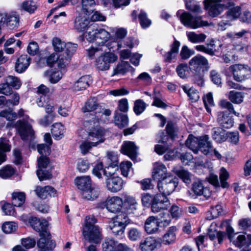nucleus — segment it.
<instances>
[{"label": "nucleus", "instance_id": "1", "mask_svg": "<svg viewBox=\"0 0 251 251\" xmlns=\"http://www.w3.org/2000/svg\"><path fill=\"white\" fill-rule=\"evenodd\" d=\"M152 179L145 178L140 181L142 188H153L157 184V188L163 187L164 184H173V188H176L178 185V178H172L167 173L166 166L161 162H156L153 164L152 172ZM139 183V181H137Z\"/></svg>", "mask_w": 251, "mask_h": 251}, {"label": "nucleus", "instance_id": "2", "mask_svg": "<svg viewBox=\"0 0 251 251\" xmlns=\"http://www.w3.org/2000/svg\"><path fill=\"white\" fill-rule=\"evenodd\" d=\"M99 119L98 116H93L90 119L85 120L83 123V126L87 129H90L89 132L87 140L92 143L93 146H97L98 145L103 143L104 140L105 130L98 126Z\"/></svg>", "mask_w": 251, "mask_h": 251}, {"label": "nucleus", "instance_id": "3", "mask_svg": "<svg viewBox=\"0 0 251 251\" xmlns=\"http://www.w3.org/2000/svg\"><path fill=\"white\" fill-rule=\"evenodd\" d=\"M110 168L118 169V158L117 154L113 151H108L101 162H98L93 170V174L98 178L101 177V173L107 176V171Z\"/></svg>", "mask_w": 251, "mask_h": 251}, {"label": "nucleus", "instance_id": "4", "mask_svg": "<svg viewBox=\"0 0 251 251\" xmlns=\"http://www.w3.org/2000/svg\"><path fill=\"white\" fill-rule=\"evenodd\" d=\"M97 220L94 215L86 217L83 228V235L90 242L99 243L101 239L99 226L96 225Z\"/></svg>", "mask_w": 251, "mask_h": 251}, {"label": "nucleus", "instance_id": "5", "mask_svg": "<svg viewBox=\"0 0 251 251\" xmlns=\"http://www.w3.org/2000/svg\"><path fill=\"white\" fill-rule=\"evenodd\" d=\"M84 36L88 42H92L95 41L100 45L103 46L106 45L105 43L110 38V34L98 25L92 24L88 26Z\"/></svg>", "mask_w": 251, "mask_h": 251}, {"label": "nucleus", "instance_id": "6", "mask_svg": "<svg viewBox=\"0 0 251 251\" xmlns=\"http://www.w3.org/2000/svg\"><path fill=\"white\" fill-rule=\"evenodd\" d=\"M25 111L21 109L18 111L20 117H24V121L19 120L16 124V127L18 132L23 140L31 141L34 138V131L30 125L29 121H32L29 117L24 114Z\"/></svg>", "mask_w": 251, "mask_h": 251}, {"label": "nucleus", "instance_id": "7", "mask_svg": "<svg viewBox=\"0 0 251 251\" xmlns=\"http://www.w3.org/2000/svg\"><path fill=\"white\" fill-rule=\"evenodd\" d=\"M189 69L196 75H200L201 72L207 71L209 69L207 59L204 56L197 54L189 61Z\"/></svg>", "mask_w": 251, "mask_h": 251}, {"label": "nucleus", "instance_id": "8", "mask_svg": "<svg viewBox=\"0 0 251 251\" xmlns=\"http://www.w3.org/2000/svg\"><path fill=\"white\" fill-rule=\"evenodd\" d=\"M118 59V56L110 51H103L95 60L94 65L99 71H105L109 69L110 65Z\"/></svg>", "mask_w": 251, "mask_h": 251}, {"label": "nucleus", "instance_id": "9", "mask_svg": "<svg viewBox=\"0 0 251 251\" xmlns=\"http://www.w3.org/2000/svg\"><path fill=\"white\" fill-rule=\"evenodd\" d=\"M161 190L162 191L153 198L151 208L152 212L154 213L167 209L171 204L167 195H169L172 192H165V189Z\"/></svg>", "mask_w": 251, "mask_h": 251}, {"label": "nucleus", "instance_id": "10", "mask_svg": "<svg viewBox=\"0 0 251 251\" xmlns=\"http://www.w3.org/2000/svg\"><path fill=\"white\" fill-rule=\"evenodd\" d=\"M129 223V219L127 215L125 213H120L111 220L109 226L115 235H121Z\"/></svg>", "mask_w": 251, "mask_h": 251}, {"label": "nucleus", "instance_id": "11", "mask_svg": "<svg viewBox=\"0 0 251 251\" xmlns=\"http://www.w3.org/2000/svg\"><path fill=\"white\" fill-rule=\"evenodd\" d=\"M233 78L237 82H243L248 79L251 74V70L249 66L245 64H235L229 67Z\"/></svg>", "mask_w": 251, "mask_h": 251}, {"label": "nucleus", "instance_id": "12", "mask_svg": "<svg viewBox=\"0 0 251 251\" xmlns=\"http://www.w3.org/2000/svg\"><path fill=\"white\" fill-rule=\"evenodd\" d=\"M179 19L184 26L193 29L208 25L207 22L201 20L200 17H194L187 12L183 13Z\"/></svg>", "mask_w": 251, "mask_h": 251}, {"label": "nucleus", "instance_id": "13", "mask_svg": "<svg viewBox=\"0 0 251 251\" xmlns=\"http://www.w3.org/2000/svg\"><path fill=\"white\" fill-rule=\"evenodd\" d=\"M21 84V81L19 78L13 75H8L5 78L4 83L0 84V94L9 95L12 94V88L18 89Z\"/></svg>", "mask_w": 251, "mask_h": 251}, {"label": "nucleus", "instance_id": "14", "mask_svg": "<svg viewBox=\"0 0 251 251\" xmlns=\"http://www.w3.org/2000/svg\"><path fill=\"white\" fill-rule=\"evenodd\" d=\"M138 147L134 142L129 141H125L121 147V152L129 156L132 160L136 159L138 154Z\"/></svg>", "mask_w": 251, "mask_h": 251}, {"label": "nucleus", "instance_id": "15", "mask_svg": "<svg viewBox=\"0 0 251 251\" xmlns=\"http://www.w3.org/2000/svg\"><path fill=\"white\" fill-rule=\"evenodd\" d=\"M31 226L37 232L39 233V235L44 233L45 232H49L47 230L48 222L45 219L40 220L36 217H31L29 220Z\"/></svg>", "mask_w": 251, "mask_h": 251}, {"label": "nucleus", "instance_id": "16", "mask_svg": "<svg viewBox=\"0 0 251 251\" xmlns=\"http://www.w3.org/2000/svg\"><path fill=\"white\" fill-rule=\"evenodd\" d=\"M159 218L154 216H150L145 222L144 228L148 234H154L158 232L160 222Z\"/></svg>", "mask_w": 251, "mask_h": 251}, {"label": "nucleus", "instance_id": "17", "mask_svg": "<svg viewBox=\"0 0 251 251\" xmlns=\"http://www.w3.org/2000/svg\"><path fill=\"white\" fill-rule=\"evenodd\" d=\"M40 239L37 242V246L39 249L52 250L55 245L54 242L51 239V235L49 232H45L40 235Z\"/></svg>", "mask_w": 251, "mask_h": 251}, {"label": "nucleus", "instance_id": "18", "mask_svg": "<svg viewBox=\"0 0 251 251\" xmlns=\"http://www.w3.org/2000/svg\"><path fill=\"white\" fill-rule=\"evenodd\" d=\"M123 202L119 197H113L108 199L106 201V208L109 212L116 213L120 211L122 208Z\"/></svg>", "mask_w": 251, "mask_h": 251}, {"label": "nucleus", "instance_id": "19", "mask_svg": "<svg viewBox=\"0 0 251 251\" xmlns=\"http://www.w3.org/2000/svg\"><path fill=\"white\" fill-rule=\"evenodd\" d=\"M217 120L220 126L226 128L232 127L234 124L233 119L227 111L219 112Z\"/></svg>", "mask_w": 251, "mask_h": 251}, {"label": "nucleus", "instance_id": "20", "mask_svg": "<svg viewBox=\"0 0 251 251\" xmlns=\"http://www.w3.org/2000/svg\"><path fill=\"white\" fill-rule=\"evenodd\" d=\"M91 82L92 79L90 76H82L74 83L71 87V89L74 92L83 91L88 87Z\"/></svg>", "mask_w": 251, "mask_h": 251}, {"label": "nucleus", "instance_id": "21", "mask_svg": "<svg viewBox=\"0 0 251 251\" xmlns=\"http://www.w3.org/2000/svg\"><path fill=\"white\" fill-rule=\"evenodd\" d=\"M206 9H209L208 13L210 16L215 17L220 14L224 10L218 1H210L205 0L203 1Z\"/></svg>", "mask_w": 251, "mask_h": 251}, {"label": "nucleus", "instance_id": "22", "mask_svg": "<svg viewBox=\"0 0 251 251\" xmlns=\"http://www.w3.org/2000/svg\"><path fill=\"white\" fill-rule=\"evenodd\" d=\"M106 183L108 188H117L122 187L124 184V181L120 177L116 176L113 173L107 172Z\"/></svg>", "mask_w": 251, "mask_h": 251}, {"label": "nucleus", "instance_id": "23", "mask_svg": "<svg viewBox=\"0 0 251 251\" xmlns=\"http://www.w3.org/2000/svg\"><path fill=\"white\" fill-rule=\"evenodd\" d=\"M209 139L208 135L200 137L199 151L205 155L211 153L213 151V147Z\"/></svg>", "mask_w": 251, "mask_h": 251}, {"label": "nucleus", "instance_id": "24", "mask_svg": "<svg viewBox=\"0 0 251 251\" xmlns=\"http://www.w3.org/2000/svg\"><path fill=\"white\" fill-rule=\"evenodd\" d=\"M135 69L130 66L126 61H121L113 69L112 75H124L128 72L131 71L132 75L134 72Z\"/></svg>", "mask_w": 251, "mask_h": 251}, {"label": "nucleus", "instance_id": "25", "mask_svg": "<svg viewBox=\"0 0 251 251\" xmlns=\"http://www.w3.org/2000/svg\"><path fill=\"white\" fill-rule=\"evenodd\" d=\"M233 243L238 247L243 248L242 251H250L246 248L251 245V234L239 235L235 240L233 241Z\"/></svg>", "mask_w": 251, "mask_h": 251}, {"label": "nucleus", "instance_id": "26", "mask_svg": "<svg viewBox=\"0 0 251 251\" xmlns=\"http://www.w3.org/2000/svg\"><path fill=\"white\" fill-rule=\"evenodd\" d=\"M30 58L26 55H21L17 60L15 64V70L19 73L25 71L30 64Z\"/></svg>", "mask_w": 251, "mask_h": 251}, {"label": "nucleus", "instance_id": "27", "mask_svg": "<svg viewBox=\"0 0 251 251\" xmlns=\"http://www.w3.org/2000/svg\"><path fill=\"white\" fill-rule=\"evenodd\" d=\"M156 240L151 237L146 238L140 243V248L142 251H152L157 246Z\"/></svg>", "mask_w": 251, "mask_h": 251}, {"label": "nucleus", "instance_id": "28", "mask_svg": "<svg viewBox=\"0 0 251 251\" xmlns=\"http://www.w3.org/2000/svg\"><path fill=\"white\" fill-rule=\"evenodd\" d=\"M112 47H109V46L107 45H98L96 47L91 46L88 50H87V53L88 57L92 59L95 56V55H100L103 52V51H106V49H110L112 48Z\"/></svg>", "mask_w": 251, "mask_h": 251}, {"label": "nucleus", "instance_id": "29", "mask_svg": "<svg viewBox=\"0 0 251 251\" xmlns=\"http://www.w3.org/2000/svg\"><path fill=\"white\" fill-rule=\"evenodd\" d=\"M8 140L3 137L0 138V165L6 160V155L5 152L10 151V146Z\"/></svg>", "mask_w": 251, "mask_h": 251}, {"label": "nucleus", "instance_id": "30", "mask_svg": "<svg viewBox=\"0 0 251 251\" xmlns=\"http://www.w3.org/2000/svg\"><path fill=\"white\" fill-rule=\"evenodd\" d=\"M176 226L170 227L167 232L163 236L162 243L165 245H170L174 243L176 239Z\"/></svg>", "mask_w": 251, "mask_h": 251}, {"label": "nucleus", "instance_id": "31", "mask_svg": "<svg viewBox=\"0 0 251 251\" xmlns=\"http://www.w3.org/2000/svg\"><path fill=\"white\" fill-rule=\"evenodd\" d=\"M89 21L85 16H79L75 20L74 27L78 31L82 32L87 29Z\"/></svg>", "mask_w": 251, "mask_h": 251}, {"label": "nucleus", "instance_id": "32", "mask_svg": "<svg viewBox=\"0 0 251 251\" xmlns=\"http://www.w3.org/2000/svg\"><path fill=\"white\" fill-rule=\"evenodd\" d=\"M75 183L78 188H92L93 186L90 177L88 176L76 177Z\"/></svg>", "mask_w": 251, "mask_h": 251}, {"label": "nucleus", "instance_id": "33", "mask_svg": "<svg viewBox=\"0 0 251 251\" xmlns=\"http://www.w3.org/2000/svg\"><path fill=\"white\" fill-rule=\"evenodd\" d=\"M121 245H125L119 243L113 239L106 238L102 244V249L103 251H119L118 248Z\"/></svg>", "mask_w": 251, "mask_h": 251}, {"label": "nucleus", "instance_id": "34", "mask_svg": "<svg viewBox=\"0 0 251 251\" xmlns=\"http://www.w3.org/2000/svg\"><path fill=\"white\" fill-rule=\"evenodd\" d=\"M226 131L221 127H214L212 129V137L217 143H222L226 141Z\"/></svg>", "mask_w": 251, "mask_h": 251}, {"label": "nucleus", "instance_id": "35", "mask_svg": "<svg viewBox=\"0 0 251 251\" xmlns=\"http://www.w3.org/2000/svg\"><path fill=\"white\" fill-rule=\"evenodd\" d=\"M180 45L179 42L176 40H175L171 45V50L164 55V59L166 61L170 62L176 57L178 53Z\"/></svg>", "mask_w": 251, "mask_h": 251}, {"label": "nucleus", "instance_id": "36", "mask_svg": "<svg viewBox=\"0 0 251 251\" xmlns=\"http://www.w3.org/2000/svg\"><path fill=\"white\" fill-rule=\"evenodd\" d=\"M216 226V224H212L208 232V236L211 240H214L216 238L218 239V243L221 244L225 236L224 233L221 231H218L214 227Z\"/></svg>", "mask_w": 251, "mask_h": 251}, {"label": "nucleus", "instance_id": "37", "mask_svg": "<svg viewBox=\"0 0 251 251\" xmlns=\"http://www.w3.org/2000/svg\"><path fill=\"white\" fill-rule=\"evenodd\" d=\"M188 194L189 196L193 199H196L199 196H202L207 199L211 196V191L210 189H189Z\"/></svg>", "mask_w": 251, "mask_h": 251}, {"label": "nucleus", "instance_id": "38", "mask_svg": "<svg viewBox=\"0 0 251 251\" xmlns=\"http://www.w3.org/2000/svg\"><path fill=\"white\" fill-rule=\"evenodd\" d=\"M186 36L188 40L192 43H202L206 38V35L204 33L197 34L193 31H187Z\"/></svg>", "mask_w": 251, "mask_h": 251}, {"label": "nucleus", "instance_id": "39", "mask_svg": "<svg viewBox=\"0 0 251 251\" xmlns=\"http://www.w3.org/2000/svg\"><path fill=\"white\" fill-rule=\"evenodd\" d=\"M99 105L95 98H90L85 103L84 106L82 108V111L84 113L93 112L97 110Z\"/></svg>", "mask_w": 251, "mask_h": 251}, {"label": "nucleus", "instance_id": "40", "mask_svg": "<svg viewBox=\"0 0 251 251\" xmlns=\"http://www.w3.org/2000/svg\"><path fill=\"white\" fill-rule=\"evenodd\" d=\"M200 138H197L193 135H189L186 141V146L192 150L195 154L199 151Z\"/></svg>", "mask_w": 251, "mask_h": 251}, {"label": "nucleus", "instance_id": "41", "mask_svg": "<svg viewBox=\"0 0 251 251\" xmlns=\"http://www.w3.org/2000/svg\"><path fill=\"white\" fill-rule=\"evenodd\" d=\"M34 193L41 199H46L49 197H54L57 196L55 189H35Z\"/></svg>", "mask_w": 251, "mask_h": 251}, {"label": "nucleus", "instance_id": "42", "mask_svg": "<svg viewBox=\"0 0 251 251\" xmlns=\"http://www.w3.org/2000/svg\"><path fill=\"white\" fill-rule=\"evenodd\" d=\"M114 121L115 124L119 128H122L127 125L128 119L126 115L122 114L119 112H116L115 113Z\"/></svg>", "mask_w": 251, "mask_h": 251}, {"label": "nucleus", "instance_id": "43", "mask_svg": "<svg viewBox=\"0 0 251 251\" xmlns=\"http://www.w3.org/2000/svg\"><path fill=\"white\" fill-rule=\"evenodd\" d=\"M65 127L61 123L54 124L51 128L52 136L55 140H59L63 136Z\"/></svg>", "mask_w": 251, "mask_h": 251}, {"label": "nucleus", "instance_id": "44", "mask_svg": "<svg viewBox=\"0 0 251 251\" xmlns=\"http://www.w3.org/2000/svg\"><path fill=\"white\" fill-rule=\"evenodd\" d=\"M16 170L11 165H6L0 169V177L3 179H7L16 174Z\"/></svg>", "mask_w": 251, "mask_h": 251}, {"label": "nucleus", "instance_id": "45", "mask_svg": "<svg viewBox=\"0 0 251 251\" xmlns=\"http://www.w3.org/2000/svg\"><path fill=\"white\" fill-rule=\"evenodd\" d=\"M182 89L187 94L189 99L192 101H196L200 98V95L198 91L193 87H190L188 85H183Z\"/></svg>", "mask_w": 251, "mask_h": 251}, {"label": "nucleus", "instance_id": "46", "mask_svg": "<svg viewBox=\"0 0 251 251\" xmlns=\"http://www.w3.org/2000/svg\"><path fill=\"white\" fill-rule=\"evenodd\" d=\"M25 199L24 192H15L12 194V203L15 206H21L25 202Z\"/></svg>", "mask_w": 251, "mask_h": 251}, {"label": "nucleus", "instance_id": "47", "mask_svg": "<svg viewBox=\"0 0 251 251\" xmlns=\"http://www.w3.org/2000/svg\"><path fill=\"white\" fill-rule=\"evenodd\" d=\"M241 14V8L237 6L230 8L226 13V21L234 20L237 19Z\"/></svg>", "mask_w": 251, "mask_h": 251}, {"label": "nucleus", "instance_id": "48", "mask_svg": "<svg viewBox=\"0 0 251 251\" xmlns=\"http://www.w3.org/2000/svg\"><path fill=\"white\" fill-rule=\"evenodd\" d=\"M222 212V205L217 204L214 207H211V210L207 212L206 218L209 220H212L221 215Z\"/></svg>", "mask_w": 251, "mask_h": 251}, {"label": "nucleus", "instance_id": "49", "mask_svg": "<svg viewBox=\"0 0 251 251\" xmlns=\"http://www.w3.org/2000/svg\"><path fill=\"white\" fill-rule=\"evenodd\" d=\"M125 205L127 209V212L129 213H134V211L137 209L138 203L136 200L130 196H127L125 200Z\"/></svg>", "mask_w": 251, "mask_h": 251}, {"label": "nucleus", "instance_id": "50", "mask_svg": "<svg viewBox=\"0 0 251 251\" xmlns=\"http://www.w3.org/2000/svg\"><path fill=\"white\" fill-rule=\"evenodd\" d=\"M80 194L83 199L90 201L94 200L98 195L96 189H80Z\"/></svg>", "mask_w": 251, "mask_h": 251}, {"label": "nucleus", "instance_id": "51", "mask_svg": "<svg viewBox=\"0 0 251 251\" xmlns=\"http://www.w3.org/2000/svg\"><path fill=\"white\" fill-rule=\"evenodd\" d=\"M71 58L64 53L60 54L57 57V65L60 69H65L70 62Z\"/></svg>", "mask_w": 251, "mask_h": 251}, {"label": "nucleus", "instance_id": "52", "mask_svg": "<svg viewBox=\"0 0 251 251\" xmlns=\"http://www.w3.org/2000/svg\"><path fill=\"white\" fill-rule=\"evenodd\" d=\"M146 103L141 99L136 100L134 103L133 111L137 116L141 115L146 109Z\"/></svg>", "mask_w": 251, "mask_h": 251}, {"label": "nucleus", "instance_id": "53", "mask_svg": "<svg viewBox=\"0 0 251 251\" xmlns=\"http://www.w3.org/2000/svg\"><path fill=\"white\" fill-rule=\"evenodd\" d=\"M36 174L40 181L50 179L52 177L50 168L38 169L36 171Z\"/></svg>", "mask_w": 251, "mask_h": 251}, {"label": "nucleus", "instance_id": "54", "mask_svg": "<svg viewBox=\"0 0 251 251\" xmlns=\"http://www.w3.org/2000/svg\"><path fill=\"white\" fill-rule=\"evenodd\" d=\"M22 9L30 14L33 13L38 7L36 3L33 0L24 1L22 4Z\"/></svg>", "mask_w": 251, "mask_h": 251}, {"label": "nucleus", "instance_id": "55", "mask_svg": "<svg viewBox=\"0 0 251 251\" xmlns=\"http://www.w3.org/2000/svg\"><path fill=\"white\" fill-rule=\"evenodd\" d=\"M228 99L232 102L239 104L243 101L244 95L241 92L231 91L228 95Z\"/></svg>", "mask_w": 251, "mask_h": 251}, {"label": "nucleus", "instance_id": "56", "mask_svg": "<svg viewBox=\"0 0 251 251\" xmlns=\"http://www.w3.org/2000/svg\"><path fill=\"white\" fill-rule=\"evenodd\" d=\"M52 45L55 52H61L66 46V43L58 37H54L52 40Z\"/></svg>", "mask_w": 251, "mask_h": 251}, {"label": "nucleus", "instance_id": "57", "mask_svg": "<svg viewBox=\"0 0 251 251\" xmlns=\"http://www.w3.org/2000/svg\"><path fill=\"white\" fill-rule=\"evenodd\" d=\"M138 17L140 24L143 28H147L151 25V21L148 18L147 14L144 11L141 10Z\"/></svg>", "mask_w": 251, "mask_h": 251}, {"label": "nucleus", "instance_id": "58", "mask_svg": "<svg viewBox=\"0 0 251 251\" xmlns=\"http://www.w3.org/2000/svg\"><path fill=\"white\" fill-rule=\"evenodd\" d=\"M188 68L189 66L186 63L179 64L176 68L177 75L181 78H186L188 74Z\"/></svg>", "mask_w": 251, "mask_h": 251}, {"label": "nucleus", "instance_id": "59", "mask_svg": "<svg viewBox=\"0 0 251 251\" xmlns=\"http://www.w3.org/2000/svg\"><path fill=\"white\" fill-rule=\"evenodd\" d=\"M82 8L84 13L89 14L92 11V8L96 5L95 0H82Z\"/></svg>", "mask_w": 251, "mask_h": 251}, {"label": "nucleus", "instance_id": "60", "mask_svg": "<svg viewBox=\"0 0 251 251\" xmlns=\"http://www.w3.org/2000/svg\"><path fill=\"white\" fill-rule=\"evenodd\" d=\"M19 18L17 15H8L6 21L7 26L10 29H13L18 26Z\"/></svg>", "mask_w": 251, "mask_h": 251}, {"label": "nucleus", "instance_id": "61", "mask_svg": "<svg viewBox=\"0 0 251 251\" xmlns=\"http://www.w3.org/2000/svg\"><path fill=\"white\" fill-rule=\"evenodd\" d=\"M226 140L232 144L236 145L239 140V132L237 131L226 132Z\"/></svg>", "mask_w": 251, "mask_h": 251}, {"label": "nucleus", "instance_id": "62", "mask_svg": "<svg viewBox=\"0 0 251 251\" xmlns=\"http://www.w3.org/2000/svg\"><path fill=\"white\" fill-rule=\"evenodd\" d=\"M2 203L3 204L2 205L1 209L5 215L16 216V213L11 204L5 201H1V204Z\"/></svg>", "mask_w": 251, "mask_h": 251}, {"label": "nucleus", "instance_id": "63", "mask_svg": "<svg viewBox=\"0 0 251 251\" xmlns=\"http://www.w3.org/2000/svg\"><path fill=\"white\" fill-rule=\"evenodd\" d=\"M17 227L16 224L12 222H6L2 226V231L7 234L14 232Z\"/></svg>", "mask_w": 251, "mask_h": 251}, {"label": "nucleus", "instance_id": "64", "mask_svg": "<svg viewBox=\"0 0 251 251\" xmlns=\"http://www.w3.org/2000/svg\"><path fill=\"white\" fill-rule=\"evenodd\" d=\"M176 173L184 183L186 184L190 183V174L187 171H186L184 169H180L177 170Z\"/></svg>", "mask_w": 251, "mask_h": 251}]
</instances>
